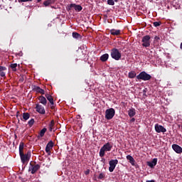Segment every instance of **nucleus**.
Listing matches in <instances>:
<instances>
[{"label":"nucleus","instance_id":"nucleus-22","mask_svg":"<svg viewBox=\"0 0 182 182\" xmlns=\"http://www.w3.org/2000/svg\"><path fill=\"white\" fill-rule=\"evenodd\" d=\"M52 4H55V0H46L43 2L44 6H49V5H52Z\"/></svg>","mask_w":182,"mask_h":182},{"label":"nucleus","instance_id":"nucleus-2","mask_svg":"<svg viewBox=\"0 0 182 182\" xmlns=\"http://www.w3.org/2000/svg\"><path fill=\"white\" fill-rule=\"evenodd\" d=\"M136 79L137 80H144V82H146L151 79V75L147 74L146 71H142L138 75H136Z\"/></svg>","mask_w":182,"mask_h":182},{"label":"nucleus","instance_id":"nucleus-13","mask_svg":"<svg viewBox=\"0 0 182 182\" xmlns=\"http://www.w3.org/2000/svg\"><path fill=\"white\" fill-rule=\"evenodd\" d=\"M53 141H50L46 146V152L48 154V156H50V150L53 149Z\"/></svg>","mask_w":182,"mask_h":182},{"label":"nucleus","instance_id":"nucleus-8","mask_svg":"<svg viewBox=\"0 0 182 182\" xmlns=\"http://www.w3.org/2000/svg\"><path fill=\"white\" fill-rule=\"evenodd\" d=\"M72 8H74L75 11L77 12H80L83 9L82 6L77 5L76 4H70L68 7H67V11H70Z\"/></svg>","mask_w":182,"mask_h":182},{"label":"nucleus","instance_id":"nucleus-27","mask_svg":"<svg viewBox=\"0 0 182 182\" xmlns=\"http://www.w3.org/2000/svg\"><path fill=\"white\" fill-rule=\"evenodd\" d=\"M53 126H55V121L53 119L50 121V123L49 124L50 132H52V130H53Z\"/></svg>","mask_w":182,"mask_h":182},{"label":"nucleus","instance_id":"nucleus-29","mask_svg":"<svg viewBox=\"0 0 182 182\" xmlns=\"http://www.w3.org/2000/svg\"><path fill=\"white\" fill-rule=\"evenodd\" d=\"M46 128H43V129L41 130L40 132V136L41 137H43V136H45V133H46Z\"/></svg>","mask_w":182,"mask_h":182},{"label":"nucleus","instance_id":"nucleus-31","mask_svg":"<svg viewBox=\"0 0 182 182\" xmlns=\"http://www.w3.org/2000/svg\"><path fill=\"white\" fill-rule=\"evenodd\" d=\"M153 25L155 28H157V26H160V25H161V21H155L153 23Z\"/></svg>","mask_w":182,"mask_h":182},{"label":"nucleus","instance_id":"nucleus-30","mask_svg":"<svg viewBox=\"0 0 182 182\" xmlns=\"http://www.w3.org/2000/svg\"><path fill=\"white\" fill-rule=\"evenodd\" d=\"M106 177V174L105 173H100L98 178L99 180H103Z\"/></svg>","mask_w":182,"mask_h":182},{"label":"nucleus","instance_id":"nucleus-43","mask_svg":"<svg viewBox=\"0 0 182 182\" xmlns=\"http://www.w3.org/2000/svg\"><path fill=\"white\" fill-rule=\"evenodd\" d=\"M101 161H102V163L105 164V161H106V159H105V158L102 159Z\"/></svg>","mask_w":182,"mask_h":182},{"label":"nucleus","instance_id":"nucleus-35","mask_svg":"<svg viewBox=\"0 0 182 182\" xmlns=\"http://www.w3.org/2000/svg\"><path fill=\"white\" fill-rule=\"evenodd\" d=\"M55 105L54 102H53V104L50 105V107L51 110H55Z\"/></svg>","mask_w":182,"mask_h":182},{"label":"nucleus","instance_id":"nucleus-18","mask_svg":"<svg viewBox=\"0 0 182 182\" xmlns=\"http://www.w3.org/2000/svg\"><path fill=\"white\" fill-rule=\"evenodd\" d=\"M108 59H109V55L107 53L103 54L100 58V60H101V62H107Z\"/></svg>","mask_w":182,"mask_h":182},{"label":"nucleus","instance_id":"nucleus-42","mask_svg":"<svg viewBox=\"0 0 182 182\" xmlns=\"http://www.w3.org/2000/svg\"><path fill=\"white\" fill-rule=\"evenodd\" d=\"M143 92H144V95H146V93L147 92V88H145L144 90H143Z\"/></svg>","mask_w":182,"mask_h":182},{"label":"nucleus","instance_id":"nucleus-11","mask_svg":"<svg viewBox=\"0 0 182 182\" xmlns=\"http://www.w3.org/2000/svg\"><path fill=\"white\" fill-rule=\"evenodd\" d=\"M36 112H38V113H40V114H45V113H46V111L45 110V107L41 105L36 104Z\"/></svg>","mask_w":182,"mask_h":182},{"label":"nucleus","instance_id":"nucleus-10","mask_svg":"<svg viewBox=\"0 0 182 182\" xmlns=\"http://www.w3.org/2000/svg\"><path fill=\"white\" fill-rule=\"evenodd\" d=\"M155 132H156V133H166V132H167V129H166V128H164V127H163L159 124H155Z\"/></svg>","mask_w":182,"mask_h":182},{"label":"nucleus","instance_id":"nucleus-48","mask_svg":"<svg viewBox=\"0 0 182 182\" xmlns=\"http://www.w3.org/2000/svg\"><path fill=\"white\" fill-rule=\"evenodd\" d=\"M114 2H119V0H114Z\"/></svg>","mask_w":182,"mask_h":182},{"label":"nucleus","instance_id":"nucleus-39","mask_svg":"<svg viewBox=\"0 0 182 182\" xmlns=\"http://www.w3.org/2000/svg\"><path fill=\"white\" fill-rule=\"evenodd\" d=\"M52 95H49V94H46V99L49 98L50 97H51Z\"/></svg>","mask_w":182,"mask_h":182},{"label":"nucleus","instance_id":"nucleus-25","mask_svg":"<svg viewBox=\"0 0 182 182\" xmlns=\"http://www.w3.org/2000/svg\"><path fill=\"white\" fill-rule=\"evenodd\" d=\"M9 68L12 69L13 72H16V68H18V64L17 63L11 64Z\"/></svg>","mask_w":182,"mask_h":182},{"label":"nucleus","instance_id":"nucleus-15","mask_svg":"<svg viewBox=\"0 0 182 182\" xmlns=\"http://www.w3.org/2000/svg\"><path fill=\"white\" fill-rule=\"evenodd\" d=\"M156 164H157V158H154L151 161L147 162V166L151 167V168H154Z\"/></svg>","mask_w":182,"mask_h":182},{"label":"nucleus","instance_id":"nucleus-51","mask_svg":"<svg viewBox=\"0 0 182 182\" xmlns=\"http://www.w3.org/2000/svg\"><path fill=\"white\" fill-rule=\"evenodd\" d=\"M102 1H106V0H102Z\"/></svg>","mask_w":182,"mask_h":182},{"label":"nucleus","instance_id":"nucleus-23","mask_svg":"<svg viewBox=\"0 0 182 182\" xmlns=\"http://www.w3.org/2000/svg\"><path fill=\"white\" fill-rule=\"evenodd\" d=\"M73 38L75 39H82V36L77 32H73Z\"/></svg>","mask_w":182,"mask_h":182},{"label":"nucleus","instance_id":"nucleus-26","mask_svg":"<svg viewBox=\"0 0 182 182\" xmlns=\"http://www.w3.org/2000/svg\"><path fill=\"white\" fill-rule=\"evenodd\" d=\"M23 146H24L23 142H20V144H19V154H23Z\"/></svg>","mask_w":182,"mask_h":182},{"label":"nucleus","instance_id":"nucleus-49","mask_svg":"<svg viewBox=\"0 0 182 182\" xmlns=\"http://www.w3.org/2000/svg\"><path fill=\"white\" fill-rule=\"evenodd\" d=\"M19 114V112H17V114Z\"/></svg>","mask_w":182,"mask_h":182},{"label":"nucleus","instance_id":"nucleus-28","mask_svg":"<svg viewBox=\"0 0 182 182\" xmlns=\"http://www.w3.org/2000/svg\"><path fill=\"white\" fill-rule=\"evenodd\" d=\"M35 124V119H31L28 122V124L30 127H32L33 126V124Z\"/></svg>","mask_w":182,"mask_h":182},{"label":"nucleus","instance_id":"nucleus-45","mask_svg":"<svg viewBox=\"0 0 182 182\" xmlns=\"http://www.w3.org/2000/svg\"><path fill=\"white\" fill-rule=\"evenodd\" d=\"M146 182H156L154 180H151V181H146Z\"/></svg>","mask_w":182,"mask_h":182},{"label":"nucleus","instance_id":"nucleus-19","mask_svg":"<svg viewBox=\"0 0 182 182\" xmlns=\"http://www.w3.org/2000/svg\"><path fill=\"white\" fill-rule=\"evenodd\" d=\"M128 114L129 117H134L136 116V109L134 108H132L128 111Z\"/></svg>","mask_w":182,"mask_h":182},{"label":"nucleus","instance_id":"nucleus-41","mask_svg":"<svg viewBox=\"0 0 182 182\" xmlns=\"http://www.w3.org/2000/svg\"><path fill=\"white\" fill-rule=\"evenodd\" d=\"M154 39H155V41H159V39H160V37H159V36H155V37H154Z\"/></svg>","mask_w":182,"mask_h":182},{"label":"nucleus","instance_id":"nucleus-3","mask_svg":"<svg viewBox=\"0 0 182 182\" xmlns=\"http://www.w3.org/2000/svg\"><path fill=\"white\" fill-rule=\"evenodd\" d=\"M111 58L114 60H120L122 59V53L117 48H112L111 50Z\"/></svg>","mask_w":182,"mask_h":182},{"label":"nucleus","instance_id":"nucleus-16","mask_svg":"<svg viewBox=\"0 0 182 182\" xmlns=\"http://www.w3.org/2000/svg\"><path fill=\"white\" fill-rule=\"evenodd\" d=\"M38 100L40 102V103H41V105H43V106H46V104L48 103V100H46V98L43 96H40L38 97Z\"/></svg>","mask_w":182,"mask_h":182},{"label":"nucleus","instance_id":"nucleus-46","mask_svg":"<svg viewBox=\"0 0 182 182\" xmlns=\"http://www.w3.org/2000/svg\"><path fill=\"white\" fill-rule=\"evenodd\" d=\"M180 49L182 50V43L180 45Z\"/></svg>","mask_w":182,"mask_h":182},{"label":"nucleus","instance_id":"nucleus-32","mask_svg":"<svg viewBox=\"0 0 182 182\" xmlns=\"http://www.w3.org/2000/svg\"><path fill=\"white\" fill-rule=\"evenodd\" d=\"M47 100L50 103V105H53V97H52V95L50 97H48V98H47Z\"/></svg>","mask_w":182,"mask_h":182},{"label":"nucleus","instance_id":"nucleus-5","mask_svg":"<svg viewBox=\"0 0 182 182\" xmlns=\"http://www.w3.org/2000/svg\"><path fill=\"white\" fill-rule=\"evenodd\" d=\"M20 158L21 160V163L25 164V163H28L31 159V151H28L27 154H20Z\"/></svg>","mask_w":182,"mask_h":182},{"label":"nucleus","instance_id":"nucleus-50","mask_svg":"<svg viewBox=\"0 0 182 182\" xmlns=\"http://www.w3.org/2000/svg\"><path fill=\"white\" fill-rule=\"evenodd\" d=\"M1 88H0V92H1Z\"/></svg>","mask_w":182,"mask_h":182},{"label":"nucleus","instance_id":"nucleus-33","mask_svg":"<svg viewBox=\"0 0 182 182\" xmlns=\"http://www.w3.org/2000/svg\"><path fill=\"white\" fill-rule=\"evenodd\" d=\"M32 1L33 0H18V2H19V4H22V2H32Z\"/></svg>","mask_w":182,"mask_h":182},{"label":"nucleus","instance_id":"nucleus-6","mask_svg":"<svg viewBox=\"0 0 182 182\" xmlns=\"http://www.w3.org/2000/svg\"><path fill=\"white\" fill-rule=\"evenodd\" d=\"M109 171L110 173H113V171H114V168H116V166L119 164V160L112 159L109 161Z\"/></svg>","mask_w":182,"mask_h":182},{"label":"nucleus","instance_id":"nucleus-1","mask_svg":"<svg viewBox=\"0 0 182 182\" xmlns=\"http://www.w3.org/2000/svg\"><path fill=\"white\" fill-rule=\"evenodd\" d=\"M112 149H113V144L109 142L104 144L100 150V157H105V153H106V151H111Z\"/></svg>","mask_w":182,"mask_h":182},{"label":"nucleus","instance_id":"nucleus-47","mask_svg":"<svg viewBox=\"0 0 182 182\" xmlns=\"http://www.w3.org/2000/svg\"><path fill=\"white\" fill-rule=\"evenodd\" d=\"M41 1H42V0H36V1H37L38 3L41 2Z\"/></svg>","mask_w":182,"mask_h":182},{"label":"nucleus","instance_id":"nucleus-38","mask_svg":"<svg viewBox=\"0 0 182 182\" xmlns=\"http://www.w3.org/2000/svg\"><path fill=\"white\" fill-rule=\"evenodd\" d=\"M90 170L87 169V171H85V176H87L88 174H90Z\"/></svg>","mask_w":182,"mask_h":182},{"label":"nucleus","instance_id":"nucleus-24","mask_svg":"<svg viewBox=\"0 0 182 182\" xmlns=\"http://www.w3.org/2000/svg\"><path fill=\"white\" fill-rule=\"evenodd\" d=\"M136 72L131 71L128 74V77H129V79H134V77H136Z\"/></svg>","mask_w":182,"mask_h":182},{"label":"nucleus","instance_id":"nucleus-20","mask_svg":"<svg viewBox=\"0 0 182 182\" xmlns=\"http://www.w3.org/2000/svg\"><path fill=\"white\" fill-rule=\"evenodd\" d=\"M127 160H129L132 166H134V163H136V161L134 160V158H133V156H132L131 155L127 156Z\"/></svg>","mask_w":182,"mask_h":182},{"label":"nucleus","instance_id":"nucleus-44","mask_svg":"<svg viewBox=\"0 0 182 182\" xmlns=\"http://www.w3.org/2000/svg\"><path fill=\"white\" fill-rule=\"evenodd\" d=\"M19 82H23V77L20 78Z\"/></svg>","mask_w":182,"mask_h":182},{"label":"nucleus","instance_id":"nucleus-40","mask_svg":"<svg viewBox=\"0 0 182 182\" xmlns=\"http://www.w3.org/2000/svg\"><path fill=\"white\" fill-rule=\"evenodd\" d=\"M136 122V119H134V118H132V119L130 120V122H131V123H133V122Z\"/></svg>","mask_w":182,"mask_h":182},{"label":"nucleus","instance_id":"nucleus-37","mask_svg":"<svg viewBox=\"0 0 182 182\" xmlns=\"http://www.w3.org/2000/svg\"><path fill=\"white\" fill-rule=\"evenodd\" d=\"M5 72H4V71H0V76L1 77H5Z\"/></svg>","mask_w":182,"mask_h":182},{"label":"nucleus","instance_id":"nucleus-36","mask_svg":"<svg viewBox=\"0 0 182 182\" xmlns=\"http://www.w3.org/2000/svg\"><path fill=\"white\" fill-rule=\"evenodd\" d=\"M4 70H6V67L0 65V72H4Z\"/></svg>","mask_w":182,"mask_h":182},{"label":"nucleus","instance_id":"nucleus-12","mask_svg":"<svg viewBox=\"0 0 182 182\" xmlns=\"http://www.w3.org/2000/svg\"><path fill=\"white\" fill-rule=\"evenodd\" d=\"M31 87L33 92H36V93H40L41 95H45V90L41 88V87H38L36 85H32Z\"/></svg>","mask_w":182,"mask_h":182},{"label":"nucleus","instance_id":"nucleus-4","mask_svg":"<svg viewBox=\"0 0 182 182\" xmlns=\"http://www.w3.org/2000/svg\"><path fill=\"white\" fill-rule=\"evenodd\" d=\"M114 114H116V111L114 110V109H107L105 111V119H107V120H112V118L114 117Z\"/></svg>","mask_w":182,"mask_h":182},{"label":"nucleus","instance_id":"nucleus-14","mask_svg":"<svg viewBox=\"0 0 182 182\" xmlns=\"http://www.w3.org/2000/svg\"><path fill=\"white\" fill-rule=\"evenodd\" d=\"M172 149L174 151H176L177 153V154H181L182 153V147L180 146L178 144H173L172 145Z\"/></svg>","mask_w":182,"mask_h":182},{"label":"nucleus","instance_id":"nucleus-9","mask_svg":"<svg viewBox=\"0 0 182 182\" xmlns=\"http://www.w3.org/2000/svg\"><path fill=\"white\" fill-rule=\"evenodd\" d=\"M30 166L28 171H31V174H35L41 168V165L39 164L33 165L32 163H30Z\"/></svg>","mask_w":182,"mask_h":182},{"label":"nucleus","instance_id":"nucleus-17","mask_svg":"<svg viewBox=\"0 0 182 182\" xmlns=\"http://www.w3.org/2000/svg\"><path fill=\"white\" fill-rule=\"evenodd\" d=\"M109 32L111 35H112L113 36H119V35H120L121 31L116 30V29H111Z\"/></svg>","mask_w":182,"mask_h":182},{"label":"nucleus","instance_id":"nucleus-21","mask_svg":"<svg viewBox=\"0 0 182 182\" xmlns=\"http://www.w3.org/2000/svg\"><path fill=\"white\" fill-rule=\"evenodd\" d=\"M29 117H31V114L28 112H23V119L24 122H26V120H29Z\"/></svg>","mask_w":182,"mask_h":182},{"label":"nucleus","instance_id":"nucleus-7","mask_svg":"<svg viewBox=\"0 0 182 182\" xmlns=\"http://www.w3.org/2000/svg\"><path fill=\"white\" fill-rule=\"evenodd\" d=\"M150 39L151 37L149 35H146L144 37H142V46H144V48H149L150 46Z\"/></svg>","mask_w":182,"mask_h":182},{"label":"nucleus","instance_id":"nucleus-34","mask_svg":"<svg viewBox=\"0 0 182 182\" xmlns=\"http://www.w3.org/2000/svg\"><path fill=\"white\" fill-rule=\"evenodd\" d=\"M107 4H108V5L113 6V5H114V1H113V0H107Z\"/></svg>","mask_w":182,"mask_h":182}]
</instances>
